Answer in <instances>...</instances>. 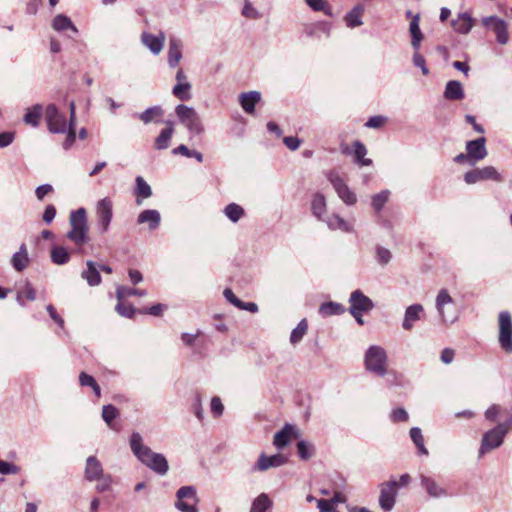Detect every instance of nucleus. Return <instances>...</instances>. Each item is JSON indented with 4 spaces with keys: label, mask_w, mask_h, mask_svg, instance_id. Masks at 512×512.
<instances>
[{
    "label": "nucleus",
    "mask_w": 512,
    "mask_h": 512,
    "mask_svg": "<svg viewBox=\"0 0 512 512\" xmlns=\"http://www.w3.org/2000/svg\"><path fill=\"white\" fill-rule=\"evenodd\" d=\"M241 14L248 19H258L260 18V13L253 7L249 0H244L243 8Z\"/></svg>",
    "instance_id": "nucleus-59"
},
{
    "label": "nucleus",
    "mask_w": 512,
    "mask_h": 512,
    "mask_svg": "<svg viewBox=\"0 0 512 512\" xmlns=\"http://www.w3.org/2000/svg\"><path fill=\"white\" fill-rule=\"evenodd\" d=\"M146 295H147V290H145V289L129 288V287L122 286V285H118L116 287L117 300H124L125 298L130 297V296L144 297Z\"/></svg>",
    "instance_id": "nucleus-40"
},
{
    "label": "nucleus",
    "mask_w": 512,
    "mask_h": 512,
    "mask_svg": "<svg viewBox=\"0 0 512 512\" xmlns=\"http://www.w3.org/2000/svg\"><path fill=\"white\" fill-rule=\"evenodd\" d=\"M51 260L54 264L64 265L70 260V253L62 246H53L51 249Z\"/></svg>",
    "instance_id": "nucleus-41"
},
{
    "label": "nucleus",
    "mask_w": 512,
    "mask_h": 512,
    "mask_svg": "<svg viewBox=\"0 0 512 512\" xmlns=\"http://www.w3.org/2000/svg\"><path fill=\"white\" fill-rule=\"evenodd\" d=\"M410 437L413 443L416 445L419 454L428 455V450L424 445V438L422 435V431L418 427H413L410 429Z\"/></svg>",
    "instance_id": "nucleus-44"
},
{
    "label": "nucleus",
    "mask_w": 512,
    "mask_h": 512,
    "mask_svg": "<svg viewBox=\"0 0 512 512\" xmlns=\"http://www.w3.org/2000/svg\"><path fill=\"white\" fill-rule=\"evenodd\" d=\"M43 108L40 104L34 105L32 108L28 109L24 115V122L33 127L38 126L40 117L42 115Z\"/></svg>",
    "instance_id": "nucleus-42"
},
{
    "label": "nucleus",
    "mask_w": 512,
    "mask_h": 512,
    "mask_svg": "<svg viewBox=\"0 0 512 512\" xmlns=\"http://www.w3.org/2000/svg\"><path fill=\"white\" fill-rule=\"evenodd\" d=\"M191 87V83L175 84V86L172 89V94L181 101H187L191 98Z\"/></svg>",
    "instance_id": "nucleus-46"
},
{
    "label": "nucleus",
    "mask_w": 512,
    "mask_h": 512,
    "mask_svg": "<svg viewBox=\"0 0 512 512\" xmlns=\"http://www.w3.org/2000/svg\"><path fill=\"white\" fill-rule=\"evenodd\" d=\"M174 155L181 154L188 158H195L199 163L203 162V155L197 150H190L186 145L181 144L172 150Z\"/></svg>",
    "instance_id": "nucleus-51"
},
{
    "label": "nucleus",
    "mask_w": 512,
    "mask_h": 512,
    "mask_svg": "<svg viewBox=\"0 0 512 512\" xmlns=\"http://www.w3.org/2000/svg\"><path fill=\"white\" fill-rule=\"evenodd\" d=\"M19 471H20L19 466L0 459V474H2V475L17 474V473H19Z\"/></svg>",
    "instance_id": "nucleus-60"
},
{
    "label": "nucleus",
    "mask_w": 512,
    "mask_h": 512,
    "mask_svg": "<svg viewBox=\"0 0 512 512\" xmlns=\"http://www.w3.org/2000/svg\"><path fill=\"white\" fill-rule=\"evenodd\" d=\"M129 442L133 454L142 464L159 475H165L168 472L169 465L165 456L161 453L153 452L150 447L144 445L140 433L133 432Z\"/></svg>",
    "instance_id": "nucleus-1"
},
{
    "label": "nucleus",
    "mask_w": 512,
    "mask_h": 512,
    "mask_svg": "<svg viewBox=\"0 0 512 512\" xmlns=\"http://www.w3.org/2000/svg\"><path fill=\"white\" fill-rule=\"evenodd\" d=\"M175 507L181 512H198V498L193 486H183L176 493Z\"/></svg>",
    "instance_id": "nucleus-7"
},
{
    "label": "nucleus",
    "mask_w": 512,
    "mask_h": 512,
    "mask_svg": "<svg viewBox=\"0 0 512 512\" xmlns=\"http://www.w3.org/2000/svg\"><path fill=\"white\" fill-rule=\"evenodd\" d=\"M299 431L295 425L285 424L284 427L274 435L273 444L278 449L284 448L292 438H298Z\"/></svg>",
    "instance_id": "nucleus-19"
},
{
    "label": "nucleus",
    "mask_w": 512,
    "mask_h": 512,
    "mask_svg": "<svg viewBox=\"0 0 512 512\" xmlns=\"http://www.w3.org/2000/svg\"><path fill=\"white\" fill-rule=\"evenodd\" d=\"M24 298L29 301H34L36 299V291L29 282H25L23 289L17 293L16 300L21 306L26 305L23 300Z\"/></svg>",
    "instance_id": "nucleus-45"
},
{
    "label": "nucleus",
    "mask_w": 512,
    "mask_h": 512,
    "mask_svg": "<svg viewBox=\"0 0 512 512\" xmlns=\"http://www.w3.org/2000/svg\"><path fill=\"white\" fill-rule=\"evenodd\" d=\"M306 4L314 11L324 12L332 16L331 7L325 0H305Z\"/></svg>",
    "instance_id": "nucleus-53"
},
{
    "label": "nucleus",
    "mask_w": 512,
    "mask_h": 512,
    "mask_svg": "<svg viewBox=\"0 0 512 512\" xmlns=\"http://www.w3.org/2000/svg\"><path fill=\"white\" fill-rule=\"evenodd\" d=\"M475 20L467 12H462L451 21L452 28L460 34H468L474 26Z\"/></svg>",
    "instance_id": "nucleus-22"
},
{
    "label": "nucleus",
    "mask_w": 512,
    "mask_h": 512,
    "mask_svg": "<svg viewBox=\"0 0 512 512\" xmlns=\"http://www.w3.org/2000/svg\"><path fill=\"white\" fill-rule=\"evenodd\" d=\"M272 507V501L267 494L257 496L251 505L250 512H267Z\"/></svg>",
    "instance_id": "nucleus-38"
},
{
    "label": "nucleus",
    "mask_w": 512,
    "mask_h": 512,
    "mask_svg": "<svg viewBox=\"0 0 512 512\" xmlns=\"http://www.w3.org/2000/svg\"><path fill=\"white\" fill-rule=\"evenodd\" d=\"M104 474L103 466L95 456H89L85 462L84 478L89 482L96 481Z\"/></svg>",
    "instance_id": "nucleus-21"
},
{
    "label": "nucleus",
    "mask_w": 512,
    "mask_h": 512,
    "mask_svg": "<svg viewBox=\"0 0 512 512\" xmlns=\"http://www.w3.org/2000/svg\"><path fill=\"white\" fill-rule=\"evenodd\" d=\"M435 308L443 325L455 323L459 318V313L455 308V303L448 290L441 289L435 299Z\"/></svg>",
    "instance_id": "nucleus-3"
},
{
    "label": "nucleus",
    "mask_w": 512,
    "mask_h": 512,
    "mask_svg": "<svg viewBox=\"0 0 512 512\" xmlns=\"http://www.w3.org/2000/svg\"><path fill=\"white\" fill-rule=\"evenodd\" d=\"M421 486L426 490L427 494L433 498L447 496L446 490L441 487L433 478L424 474L420 475Z\"/></svg>",
    "instance_id": "nucleus-25"
},
{
    "label": "nucleus",
    "mask_w": 512,
    "mask_h": 512,
    "mask_svg": "<svg viewBox=\"0 0 512 512\" xmlns=\"http://www.w3.org/2000/svg\"><path fill=\"white\" fill-rule=\"evenodd\" d=\"M308 323L306 319H302L298 325L292 330L290 335V342L295 345L299 343L304 335L307 333Z\"/></svg>",
    "instance_id": "nucleus-47"
},
{
    "label": "nucleus",
    "mask_w": 512,
    "mask_h": 512,
    "mask_svg": "<svg viewBox=\"0 0 512 512\" xmlns=\"http://www.w3.org/2000/svg\"><path fill=\"white\" fill-rule=\"evenodd\" d=\"M142 44L147 47L154 55H158L165 43V34L160 31L158 35L143 32L141 35Z\"/></svg>",
    "instance_id": "nucleus-20"
},
{
    "label": "nucleus",
    "mask_w": 512,
    "mask_h": 512,
    "mask_svg": "<svg viewBox=\"0 0 512 512\" xmlns=\"http://www.w3.org/2000/svg\"><path fill=\"white\" fill-rule=\"evenodd\" d=\"M466 152L471 158V165L483 160L487 156L486 138L479 137L466 143Z\"/></svg>",
    "instance_id": "nucleus-18"
},
{
    "label": "nucleus",
    "mask_w": 512,
    "mask_h": 512,
    "mask_svg": "<svg viewBox=\"0 0 512 512\" xmlns=\"http://www.w3.org/2000/svg\"><path fill=\"white\" fill-rule=\"evenodd\" d=\"M444 97L447 100H462L464 98V90L462 84L457 80L448 81L445 86Z\"/></svg>",
    "instance_id": "nucleus-31"
},
{
    "label": "nucleus",
    "mask_w": 512,
    "mask_h": 512,
    "mask_svg": "<svg viewBox=\"0 0 512 512\" xmlns=\"http://www.w3.org/2000/svg\"><path fill=\"white\" fill-rule=\"evenodd\" d=\"M287 462V457L283 454H275L267 456L266 454H260L257 462L252 466V472H264L270 468H277L284 465Z\"/></svg>",
    "instance_id": "nucleus-17"
},
{
    "label": "nucleus",
    "mask_w": 512,
    "mask_h": 512,
    "mask_svg": "<svg viewBox=\"0 0 512 512\" xmlns=\"http://www.w3.org/2000/svg\"><path fill=\"white\" fill-rule=\"evenodd\" d=\"M311 212L319 221H322L327 216L326 198L322 193L317 192L312 196Z\"/></svg>",
    "instance_id": "nucleus-27"
},
{
    "label": "nucleus",
    "mask_w": 512,
    "mask_h": 512,
    "mask_svg": "<svg viewBox=\"0 0 512 512\" xmlns=\"http://www.w3.org/2000/svg\"><path fill=\"white\" fill-rule=\"evenodd\" d=\"M503 413V408L499 404H492L484 412L485 419L489 422H496Z\"/></svg>",
    "instance_id": "nucleus-56"
},
{
    "label": "nucleus",
    "mask_w": 512,
    "mask_h": 512,
    "mask_svg": "<svg viewBox=\"0 0 512 512\" xmlns=\"http://www.w3.org/2000/svg\"><path fill=\"white\" fill-rule=\"evenodd\" d=\"M175 113L180 122L185 125L190 133L199 135L204 131L200 116L194 108L179 104L175 108Z\"/></svg>",
    "instance_id": "nucleus-6"
},
{
    "label": "nucleus",
    "mask_w": 512,
    "mask_h": 512,
    "mask_svg": "<svg viewBox=\"0 0 512 512\" xmlns=\"http://www.w3.org/2000/svg\"><path fill=\"white\" fill-rule=\"evenodd\" d=\"M166 124L167 127L163 128L155 139L154 148L156 150H165L170 146L174 134V127L173 123L170 121H167Z\"/></svg>",
    "instance_id": "nucleus-29"
},
{
    "label": "nucleus",
    "mask_w": 512,
    "mask_h": 512,
    "mask_svg": "<svg viewBox=\"0 0 512 512\" xmlns=\"http://www.w3.org/2000/svg\"><path fill=\"white\" fill-rule=\"evenodd\" d=\"M244 213V209L236 203H230L224 208L225 216L233 223L238 222L244 216Z\"/></svg>",
    "instance_id": "nucleus-43"
},
{
    "label": "nucleus",
    "mask_w": 512,
    "mask_h": 512,
    "mask_svg": "<svg viewBox=\"0 0 512 512\" xmlns=\"http://www.w3.org/2000/svg\"><path fill=\"white\" fill-rule=\"evenodd\" d=\"M112 201L106 197L101 199L96 206L97 227L101 234H105L109 230L112 220Z\"/></svg>",
    "instance_id": "nucleus-12"
},
{
    "label": "nucleus",
    "mask_w": 512,
    "mask_h": 512,
    "mask_svg": "<svg viewBox=\"0 0 512 512\" xmlns=\"http://www.w3.org/2000/svg\"><path fill=\"white\" fill-rule=\"evenodd\" d=\"M327 179L335 189L338 197L347 205H354L357 202L356 194L347 186L344 179L336 171H330Z\"/></svg>",
    "instance_id": "nucleus-9"
},
{
    "label": "nucleus",
    "mask_w": 512,
    "mask_h": 512,
    "mask_svg": "<svg viewBox=\"0 0 512 512\" xmlns=\"http://www.w3.org/2000/svg\"><path fill=\"white\" fill-rule=\"evenodd\" d=\"M29 263L28 252L25 244H22L19 251L13 254L11 264L16 271H23Z\"/></svg>",
    "instance_id": "nucleus-33"
},
{
    "label": "nucleus",
    "mask_w": 512,
    "mask_h": 512,
    "mask_svg": "<svg viewBox=\"0 0 512 512\" xmlns=\"http://www.w3.org/2000/svg\"><path fill=\"white\" fill-rule=\"evenodd\" d=\"M365 11V7L362 4H357L351 11L345 16V22L347 27L355 28L363 24L362 15Z\"/></svg>",
    "instance_id": "nucleus-34"
},
{
    "label": "nucleus",
    "mask_w": 512,
    "mask_h": 512,
    "mask_svg": "<svg viewBox=\"0 0 512 512\" xmlns=\"http://www.w3.org/2000/svg\"><path fill=\"white\" fill-rule=\"evenodd\" d=\"M345 311L346 309L342 304L333 301L322 303L318 309V313L324 318L341 315Z\"/></svg>",
    "instance_id": "nucleus-36"
},
{
    "label": "nucleus",
    "mask_w": 512,
    "mask_h": 512,
    "mask_svg": "<svg viewBox=\"0 0 512 512\" xmlns=\"http://www.w3.org/2000/svg\"><path fill=\"white\" fill-rule=\"evenodd\" d=\"M397 484L396 480L383 482L380 485L379 505L385 512H390L396 502Z\"/></svg>",
    "instance_id": "nucleus-13"
},
{
    "label": "nucleus",
    "mask_w": 512,
    "mask_h": 512,
    "mask_svg": "<svg viewBox=\"0 0 512 512\" xmlns=\"http://www.w3.org/2000/svg\"><path fill=\"white\" fill-rule=\"evenodd\" d=\"M182 42L176 37L169 40L167 63L170 68H175L182 59Z\"/></svg>",
    "instance_id": "nucleus-24"
},
{
    "label": "nucleus",
    "mask_w": 512,
    "mask_h": 512,
    "mask_svg": "<svg viewBox=\"0 0 512 512\" xmlns=\"http://www.w3.org/2000/svg\"><path fill=\"white\" fill-rule=\"evenodd\" d=\"M118 416V410L115 406L108 404L102 408V418L110 426L114 419Z\"/></svg>",
    "instance_id": "nucleus-57"
},
{
    "label": "nucleus",
    "mask_w": 512,
    "mask_h": 512,
    "mask_svg": "<svg viewBox=\"0 0 512 512\" xmlns=\"http://www.w3.org/2000/svg\"><path fill=\"white\" fill-rule=\"evenodd\" d=\"M45 121L47 123L48 130L51 133L59 134L66 133L67 121L65 116L59 111L55 104H49L44 112Z\"/></svg>",
    "instance_id": "nucleus-8"
},
{
    "label": "nucleus",
    "mask_w": 512,
    "mask_h": 512,
    "mask_svg": "<svg viewBox=\"0 0 512 512\" xmlns=\"http://www.w3.org/2000/svg\"><path fill=\"white\" fill-rule=\"evenodd\" d=\"M485 180L501 182L503 180V177L493 166L476 168L464 174V181L467 184H475L479 181Z\"/></svg>",
    "instance_id": "nucleus-11"
},
{
    "label": "nucleus",
    "mask_w": 512,
    "mask_h": 512,
    "mask_svg": "<svg viewBox=\"0 0 512 512\" xmlns=\"http://www.w3.org/2000/svg\"><path fill=\"white\" fill-rule=\"evenodd\" d=\"M298 455L302 460H308L315 454V447L310 442L301 440L297 443Z\"/></svg>",
    "instance_id": "nucleus-49"
},
{
    "label": "nucleus",
    "mask_w": 512,
    "mask_h": 512,
    "mask_svg": "<svg viewBox=\"0 0 512 512\" xmlns=\"http://www.w3.org/2000/svg\"><path fill=\"white\" fill-rule=\"evenodd\" d=\"M70 231L67 238L76 245H83L88 240L87 215L84 208H79L70 213L69 216Z\"/></svg>",
    "instance_id": "nucleus-2"
},
{
    "label": "nucleus",
    "mask_w": 512,
    "mask_h": 512,
    "mask_svg": "<svg viewBox=\"0 0 512 512\" xmlns=\"http://www.w3.org/2000/svg\"><path fill=\"white\" fill-rule=\"evenodd\" d=\"M210 409H211V413L215 417H220L223 414L224 406H223V404L221 402V399L219 397L214 396L211 399Z\"/></svg>",
    "instance_id": "nucleus-63"
},
{
    "label": "nucleus",
    "mask_w": 512,
    "mask_h": 512,
    "mask_svg": "<svg viewBox=\"0 0 512 512\" xmlns=\"http://www.w3.org/2000/svg\"><path fill=\"white\" fill-rule=\"evenodd\" d=\"M81 277L88 285L97 286L101 283V275L97 264L91 260L86 261V269L81 272Z\"/></svg>",
    "instance_id": "nucleus-28"
},
{
    "label": "nucleus",
    "mask_w": 512,
    "mask_h": 512,
    "mask_svg": "<svg viewBox=\"0 0 512 512\" xmlns=\"http://www.w3.org/2000/svg\"><path fill=\"white\" fill-rule=\"evenodd\" d=\"M425 317L424 306L420 303H414L406 307L402 320V329L411 331L415 324Z\"/></svg>",
    "instance_id": "nucleus-15"
},
{
    "label": "nucleus",
    "mask_w": 512,
    "mask_h": 512,
    "mask_svg": "<svg viewBox=\"0 0 512 512\" xmlns=\"http://www.w3.org/2000/svg\"><path fill=\"white\" fill-rule=\"evenodd\" d=\"M161 222L160 212L156 209H146L140 212L137 217L138 224H148L150 231L156 230Z\"/></svg>",
    "instance_id": "nucleus-23"
},
{
    "label": "nucleus",
    "mask_w": 512,
    "mask_h": 512,
    "mask_svg": "<svg viewBox=\"0 0 512 512\" xmlns=\"http://www.w3.org/2000/svg\"><path fill=\"white\" fill-rule=\"evenodd\" d=\"M367 154V149L365 145L357 140L354 142V157L355 162L359 164L360 166H369L372 164V160L369 158H365V155Z\"/></svg>",
    "instance_id": "nucleus-39"
},
{
    "label": "nucleus",
    "mask_w": 512,
    "mask_h": 512,
    "mask_svg": "<svg viewBox=\"0 0 512 512\" xmlns=\"http://www.w3.org/2000/svg\"><path fill=\"white\" fill-rule=\"evenodd\" d=\"M115 310L119 315L126 318H132L136 313L134 306L131 304H126L124 300H118Z\"/></svg>",
    "instance_id": "nucleus-54"
},
{
    "label": "nucleus",
    "mask_w": 512,
    "mask_h": 512,
    "mask_svg": "<svg viewBox=\"0 0 512 512\" xmlns=\"http://www.w3.org/2000/svg\"><path fill=\"white\" fill-rule=\"evenodd\" d=\"M391 259L392 254L387 248L382 246L376 247V260L380 265H387L391 261Z\"/></svg>",
    "instance_id": "nucleus-58"
},
{
    "label": "nucleus",
    "mask_w": 512,
    "mask_h": 512,
    "mask_svg": "<svg viewBox=\"0 0 512 512\" xmlns=\"http://www.w3.org/2000/svg\"><path fill=\"white\" fill-rule=\"evenodd\" d=\"M349 303L350 314L358 313V311L367 313L374 308L373 301L361 290H355L350 294Z\"/></svg>",
    "instance_id": "nucleus-16"
},
{
    "label": "nucleus",
    "mask_w": 512,
    "mask_h": 512,
    "mask_svg": "<svg viewBox=\"0 0 512 512\" xmlns=\"http://www.w3.org/2000/svg\"><path fill=\"white\" fill-rule=\"evenodd\" d=\"M136 188L135 194L137 195V204L140 205L142 201L139 199H147L152 195V189L150 185L144 180L143 177L137 176L135 179Z\"/></svg>",
    "instance_id": "nucleus-37"
},
{
    "label": "nucleus",
    "mask_w": 512,
    "mask_h": 512,
    "mask_svg": "<svg viewBox=\"0 0 512 512\" xmlns=\"http://www.w3.org/2000/svg\"><path fill=\"white\" fill-rule=\"evenodd\" d=\"M79 383L81 386L91 387L97 397L101 396V388L96 382L95 378L92 377L91 375L85 372H81L79 375Z\"/></svg>",
    "instance_id": "nucleus-50"
},
{
    "label": "nucleus",
    "mask_w": 512,
    "mask_h": 512,
    "mask_svg": "<svg viewBox=\"0 0 512 512\" xmlns=\"http://www.w3.org/2000/svg\"><path fill=\"white\" fill-rule=\"evenodd\" d=\"M388 356L384 348L378 345L370 346L365 353V367L369 372L378 376L387 374Z\"/></svg>",
    "instance_id": "nucleus-4"
},
{
    "label": "nucleus",
    "mask_w": 512,
    "mask_h": 512,
    "mask_svg": "<svg viewBox=\"0 0 512 512\" xmlns=\"http://www.w3.org/2000/svg\"><path fill=\"white\" fill-rule=\"evenodd\" d=\"M96 481L98 483L95 486V490L98 493L109 491L113 482L112 476L110 474H103L101 477L96 479Z\"/></svg>",
    "instance_id": "nucleus-55"
},
{
    "label": "nucleus",
    "mask_w": 512,
    "mask_h": 512,
    "mask_svg": "<svg viewBox=\"0 0 512 512\" xmlns=\"http://www.w3.org/2000/svg\"><path fill=\"white\" fill-rule=\"evenodd\" d=\"M482 25L496 34L497 42L499 44L505 45L508 42L509 35L507 31V23L503 19L497 16L484 17L482 19Z\"/></svg>",
    "instance_id": "nucleus-14"
},
{
    "label": "nucleus",
    "mask_w": 512,
    "mask_h": 512,
    "mask_svg": "<svg viewBox=\"0 0 512 512\" xmlns=\"http://www.w3.org/2000/svg\"><path fill=\"white\" fill-rule=\"evenodd\" d=\"M387 123V117L382 115H376L372 116L368 119V121L365 123V126L368 128H381Z\"/></svg>",
    "instance_id": "nucleus-61"
},
{
    "label": "nucleus",
    "mask_w": 512,
    "mask_h": 512,
    "mask_svg": "<svg viewBox=\"0 0 512 512\" xmlns=\"http://www.w3.org/2000/svg\"><path fill=\"white\" fill-rule=\"evenodd\" d=\"M499 344L501 348L512 353V318L508 311L499 313Z\"/></svg>",
    "instance_id": "nucleus-10"
},
{
    "label": "nucleus",
    "mask_w": 512,
    "mask_h": 512,
    "mask_svg": "<svg viewBox=\"0 0 512 512\" xmlns=\"http://www.w3.org/2000/svg\"><path fill=\"white\" fill-rule=\"evenodd\" d=\"M261 93L258 91L243 92L239 95V103L242 109L248 113L253 114L255 111V105L260 102Z\"/></svg>",
    "instance_id": "nucleus-26"
},
{
    "label": "nucleus",
    "mask_w": 512,
    "mask_h": 512,
    "mask_svg": "<svg viewBox=\"0 0 512 512\" xmlns=\"http://www.w3.org/2000/svg\"><path fill=\"white\" fill-rule=\"evenodd\" d=\"M66 133H67V136H66L65 141L63 142V148L65 150H68L74 144L75 139H76L75 126L68 124Z\"/></svg>",
    "instance_id": "nucleus-64"
},
{
    "label": "nucleus",
    "mask_w": 512,
    "mask_h": 512,
    "mask_svg": "<svg viewBox=\"0 0 512 512\" xmlns=\"http://www.w3.org/2000/svg\"><path fill=\"white\" fill-rule=\"evenodd\" d=\"M420 16L419 14H416L412 17V20L409 25V32L411 34V45L414 50H419L421 41L423 40L424 36L423 33L420 30Z\"/></svg>",
    "instance_id": "nucleus-30"
},
{
    "label": "nucleus",
    "mask_w": 512,
    "mask_h": 512,
    "mask_svg": "<svg viewBox=\"0 0 512 512\" xmlns=\"http://www.w3.org/2000/svg\"><path fill=\"white\" fill-rule=\"evenodd\" d=\"M51 27L57 32H63L70 29L75 34L78 33L77 27L73 24L71 19L65 14L56 15L51 21Z\"/></svg>",
    "instance_id": "nucleus-32"
},
{
    "label": "nucleus",
    "mask_w": 512,
    "mask_h": 512,
    "mask_svg": "<svg viewBox=\"0 0 512 512\" xmlns=\"http://www.w3.org/2000/svg\"><path fill=\"white\" fill-rule=\"evenodd\" d=\"M507 434L508 433L504 429V426H501L500 423L486 431L481 439V444L478 451L479 457H482L490 451L499 448L503 444Z\"/></svg>",
    "instance_id": "nucleus-5"
},
{
    "label": "nucleus",
    "mask_w": 512,
    "mask_h": 512,
    "mask_svg": "<svg viewBox=\"0 0 512 512\" xmlns=\"http://www.w3.org/2000/svg\"><path fill=\"white\" fill-rule=\"evenodd\" d=\"M163 115V110L159 106H154L147 108L142 113L138 114V118L145 124H148L155 120L156 117H161Z\"/></svg>",
    "instance_id": "nucleus-48"
},
{
    "label": "nucleus",
    "mask_w": 512,
    "mask_h": 512,
    "mask_svg": "<svg viewBox=\"0 0 512 512\" xmlns=\"http://www.w3.org/2000/svg\"><path fill=\"white\" fill-rule=\"evenodd\" d=\"M389 195V190H383L380 193H377L372 196L371 205L377 213L382 210V208L389 199Z\"/></svg>",
    "instance_id": "nucleus-52"
},
{
    "label": "nucleus",
    "mask_w": 512,
    "mask_h": 512,
    "mask_svg": "<svg viewBox=\"0 0 512 512\" xmlns=\"http://www.w3.org/2000/svg\"><path fill=\"white\" fill-rule=\"evenodd\" d=\"M414 66L421 69L423 75L429 74V69L426 66V61L424 57L418 52V50H415L412 58Z\"/></svg>",
    "instance_id": "nucleus-62"
},
{
    "label": "nucleus",
    "mask_w": 512,
    "mask_h": 512,
    "mask_svg": "<svg viewBox=\"0 0 512 512\" xmlns=\"http://www.w3.org/2000/svg\"><path fill=\"white\" fill-rule=\"evenodd\" d=\"M322 222L326 223L329 229L331 230H341L344 232H351L352 225L346 222L342 217L338 214H332L331 216H326Z\"/></svg>",
    "instance_id": "nucleus-35"
}]
</instances>
